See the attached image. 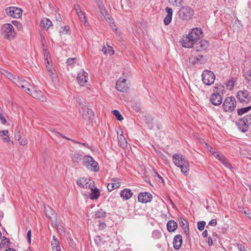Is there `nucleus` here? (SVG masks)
<instances>
[{"instance_id":"1","label":"nucleus","mask_w":251,"mask_h":251,"mask_svg":"<svg viewBox=\"0 0 251 251\" xmlns=\"http://www.w3.org/2000/svg\"><path fill=\"white\" fill-rule=\"evenodd\" d=\"M173 162L181 168V172L185 176L188 175L189 171V163L184 156L181 154H174L173 156Z\"/></svg>"},{"instance_id":"2","label":"nucleus","mask_w":251,"mask_h":251,"mask_svg":"<svg viewBox=\"0 0 251 251\" xmlns=\"http://www.w3.org/2000/svg\"><path fill=\"white\" fill-rule=\"evenodd\" d=\"M179 17L183 21H188L192 19L194 15L193 10L189 6H182L178 12Z\"/></svg>"},{"instance_id":"3","label":"nucleus","mask_w":251,"mask_h":251,"mask_svg":"<svg viewBox=\"0 0 251 251\" xmlns=\"http://www.w3.org/2000/svg\"><path fill=\"white\" fill-rule=\"evenodd\" d=\"M2 33L4 37L9 40H12L16 36V32L13 25L10 24H5L1 27Z\"/></svg>"},{"instance_id":"4","label":"nucleus","mask_w":251,"mask_h":251,"mask_svg":"<svg viewBox=\"0 0 251 251\" xmlns=\"http://www.w3.org/2000/svg\"><path fill=\"white\" fill-rule=\"evenodd\" d=\"M83 162L84 166L92 171L97 172L99 168L98 163L90 156H85L83 158Z\"/></svg>"},{"instance_id":"5","label":"nucleus","mask_w":251,"mask_h":251,"mask_svg":"<svg viewBox=\"0 0 251 251\" xmlns=\"http://www.w3.org/2000/svg\"><path fill=\"white\" fill-rule=\"evenodd\" d=\"M236 100L233 97L226 98L223 103V106L225 111L231 112L236 108Z\"/></svg>"},{"instance_id":"6","label":"nucleus","mask_w":251,"mask_h":251,"mask_svg":"<svg viewBox=\"0 0 251 251\" xmlns=\"http://www.w3.org/2000/svg\"><path fill=\"white\" fill-rule=\"evenodd\" d=\"M201 76L203 83L206 85H210L213 83L215 80L214 74L210 71H204L202 74Z\"/></svg>"},{"instance_id":"7","label":"nucleus","mask_w":251,"mask_h":251,"mask_svg":"<svg viewBox=\"0 0 251 251\" xmlns=\"http://www.w3.org/2000/svg\"><path fill=\"white\" fill-rule=\"evenodd\" d=\"M79 112L83 120L87 123L92 121L94 118L93 111L89 109L88 106H85L84 108H80Z\"/></svg>"},{"instance_id":"8","label":"nucleus","mask_w":251,"mask_h":251,"mask_svg":"<svg viewBox=\"0 0 251 251\" xmlns=\"http://www.w3.org/2000/svg\"><path fill=\"white\" fill-rule=\"evenodd\" d=\"M218 87H215L214 93L212 94L210 98V100L214 105H219L222 103L223 98L220 94V92H218Z\"/></svg>"},{"instance_id":"9","label":"nucleus","mask_w":251,"mask_h":251,"mask_svg":"<svg viewBox=\"0 0 251 251\" xmlns=\"http://www.w3.org/2000/svg\"><path fill=\"white\" fill-rule=\"evenodd\" d=\"M6 14L13 18H18L22 16V9L16 7H10L6 8Z\"/></svg>"},{"instance_id":"10","label":"nucleus","mask_w":251,"mask_h":251,"mask_svg":"<svg viewBox=\"0 0 251 251\" xmlns=\"http://www.w3.org/2000/svg\"><path fill=\"white\" fill-rule=\"evenodd\" d=\"M237 98L240 102L243 103H248L251 100L249 92L247 90L239 91L237 93Z\"/></svg>"},{"instance_id":"11","label":"nucleus","mask_w":251,"mask_h":251,"mask_svg":"<svg viewBox=\"0 0 251 251\" xmlns=\"http://www.w3.org/2000/svg\"><path fill=\"white\" fill-rule=\"evenodd\" d=\"M202 31L201 29L195 28L192 29L188 35L191 39V41H193L195 43L199 40Z\"/></svg>"},{"instance_id":"12","label":"nucleus","mask_w":251,"mask_h":251,"mask_svg":"<svg viewBox=\"0 0 251 251\" xmlns=\"http://www.w3.org/2000/svg\"><path fill=\"white\" fill-rule=\"evenodd\" d=\"M126 82V79L125 78H119L116 83V89L121 92H126L128 90L129 86Z\"/></svg>"},{"instance_id":"13","label":"nucleus","mask_w":251,"mask_h":251,"mask_svg":"<svg viewBox=\"0 0 251 251\" xmlns=\"http://www.w3.org/2000/svg\"><path fill=\"white\" fill-rule=\"evenodd\" d=\"M77 80L80 86H85L88 80L87 73L84 70H81L77 75Z\"/></svg>"},{"instance_id":"14","label":"nucleus","mask_w":251,"mask_h":251,"mask_svg":"<svg viewBox=\"0 0 251 251\" xmlns=\"http://www.w3.org/2000/svg\"><path fill=\"white\" fill-rule=\"evenodd\" d=\"M208 46V43L206 41L201 40L195 43L194 45V51L198 52L205 50Z\"/></svg>"},{"instance_id":"15","label":"nucleus","mask_w":251,"mask_h":251,"mask_svg":"<svg viewBox=\"0 0 251 251\" xmlns=\"http://www.w3.org/2000/svg\"><path fill=\"white\" fill-rule=\"evenodd\" d=\"M152 198V195L149 192L141 193L138 197V201L143 203L150 202Z\"/></svg>"},{"instance_id":"16","label":"nucleus","mask_w":251,"mask_h":251,"mask_svg":"<svg viewBox=\"0 0 251 251\" xmlns=\"http://www.w3.org/2000/svg\"><path fill=\"white\" fill-rule=\"evenodd\" d=\"M93 183V182H92L90 179L84 177L80 178L77 180V184L80 187L86 188H90Z\"/></svg>"},{"instance_id":"17","label":"nucleus","mask_w":251,"mask_h":251,"mask_svg":"<svg viewBox=\"0 0 251 251\" xmlns=\"http://www.w3.org/2000/svg\"><path fill=\"white\" fill-rule=\"evenodd\" d=\"M182 244V238L180 235H176L173 239V247L175 249L179 250Z\"/></svg>"},{"instance_id":"18","label":"nucleus","mask_w":251,"mask_h":251,"mask_svg":"<svg viewBox=\"0 0 251 251\" xmlns=\"http://www.w3.org/2000/svg\"><path fill=\"white\" fill-rule=\"evenodd\" d=\"M182 46L185 48H191L194 46L195 43L191 41L188 35L184 36L182 39Z\"/></svg>"},{"instance_id":"19","label":"nucleus","mask_w":251,"mask_h":251,"mask_svg":"<svg viewBox=\"0 0 251 251\" xmlns=\"http://www.w3.org/2000/svg\"><path fill=\"white\" fill-rule=\"evenodd\" d=\"M196 53V52L193 51L192 52V54L189 57L188 59L186 60V64L188 66L191 67L193 65H197V61H198V60H197Z\"/></svg>"},{"instance_id":"20","label":"nucleus","mask_w":251,"mask_h":251,"mask_svg":"<svg viewBox=\"0 0 251 251\" xmlns=\"http://www.w3.org/2000/svg\"><path fill=\"white\" fill-rule=\"evenodd\" d=\"M165 11L167 12V15L164 20V23L165 25H168L170 23V22L172 21L173 10L171 8L167 7L165 8Z\"/></svg>"},{"instance_id":"21","label":"nucleus","mask_w":251,"mask_h":251,"mask_svg":"<svg viewBox=\"0 0 251 251\" xmlns=\"http://www.w3.org/2000/svg\"><path fill=\"white\" fill-rule=\"evenodd\" d=\"M89 188L91 189V193L89 195L90 199L91 200L97 199L100 195L99 189L93 185H91Z\"/></svg>"},{"instance_id":"22","label":"nucleus","mask_w":251,"mask_h":251,"mask_svg":"<svg viewBox=\"0 0 251 251\" xmlns=\"http://www.w3.org/2000/svg\"><path fill=\"white\" fill-rule=\"evenodd\" d=\"M180 226L182 227L185 234L187 236L189 235V228L188 227L187 222L184 219L180 218L179 219Z\"/></svg>"},{"instance_id":"23","label":"nucleus","mask_w":251,"mask_h":251,"mask_svg":"<svg viewBox=\"0 0 251 251\" xmlns=\"http://www.w3.org/2000/svg\"><path fill=\"white\" fill-rule=\"evenodd\" d=\"M101 14L104 17L107 16V12L105 10L101 0H95Z\"/></svg>"},{"instance_id":"24","label":"nucleus","mask_w":251,"mask_h":251,"mask_svg":"<svg viewBox=\"0 0 251 251\" xmlns=\"http://www.w3.org/2000/svg\"><path fill=\"white\" fill-rule=\"evenodd\" d=\"M120 196L124 200H128L132 196L131 191L129 189H125L120 193Z\"/></svg>"},{"instance_id":"25","label":"nucleus","mask_w":251,"mask_h":251,"mask_svg":"<svg viewBox=\"0 0 251 251\" xmlns=\"http://www.w3.org/2000/svg\"><path fill=\"white\" fill-rule=\"evenodd\" d=\"M249 125H248L244 120L240 119L238 122V126L239 129L243 132H246L249 128Z\"/></svg>"},{"instance_id":"26","label":"nucleus","mask_w":251,"mask_h":251,"mask_svg":"<svg viewBox=\"0 0 251 251\" xmlns=\"http://www.w3.org/2000/svg\"><path fill=\"white\" fill-rule=\"evenodd\" d=\"M21 85H20L19 87L22 88L25 91L26 93L30 94V93L31 92V89L29 88V86H30V83L27 82L26 80L23 79L22 80V82L21 83Z\"/></svg>"},{"instance_id":"27","label":"nucleus","mask_w":251,"mask_h":251,"mask_svg":"<svg viewBox=\"0 0 251 251\" xmlns=\"http://www.w3.org/2000/svg\"><path fill=\"white\" fill-rule=\"evenodd\" d=\"M52 251H60L61 248L59 246V242L57 238L54 236L53 237V241L51 243Z\"/></svg>"},{"instance_id":"28","label":"nucleus","mask_w":251,"mask_h":251,"mask_svg":"<svg viewBox=\"0 0 251 251\" xmlns=\"http://www.w3.org/2000/svg\"><path fill=\"white\" fill-rule=\"evenodd\" d=\"M177 227V225L176 223L173 220L169 221L167 224V229L170 232L174 231Z\"/></svg>"},{"instance_id":"29","label":"nucleus","mask_w":251,"mask_h":251,"mask_svg":"<svg viewBox=\"0 0 251 251\" xmlns=\"http://www.w3.org/2000/svg\"><path fill=\"white\" fill-rule=\"evenodd\" d=\"M82 154L78 152L72 154V159L74 163H79L82 160Z\"/></svg>"},{"instance_id":"30","label":"nucleus","mask_w":251,"mask_h":251,"mask_svg":"<svg viewBox=\"0 0 251 251\" xmlns=\"http://www.w3.org/2000/svg\"><path fill=\"white\" fill-rule=\"evenodd\" d=\"M41 25L43 28L48 29L52 25V22L49 19L44 18L42 20Z\"/></svg>"},{"instance_id":"31","label":"nucleus","mask_w":251,"mask_h":251,"mask_svg":"<svg viewBox=\"0 0 251 251\" xmlns=\"http://www.w3.org/2000/svg\"><path fill=\"white\" fill-rule=\"evenodd\" d=\"M8 131L6 130H1L0 132V136L2 137V140L7 143L10 142V138L8 135Z\"/></svg>"},{"instance_id":"32","label":"nucleus","mask_w":251,"mask_h":251,"mask_svg":"<svg viewBox=\"0 0 251 251\" xmlns=\"http://www.w3.org/2000/svg\"><path fill=\"white\" fill-rule=\"evenodd\" d=\"M196 57L197 60H198V61H197V65L204 64L207 60L206 56H204V55L201 54H196Z\"/></svg>"},{"instance_id":"33","label":"nucleus","mask_w":251,"mask_h":251,"mask_svg":"<svg viewBox=\"0 0 251 251\" xmlns=\"http://www.w3.org/2000/svg\"><path fill=\"white\" fill-rule=\"evenodd\" d=\"M15 138L17 139L21 145L25 146L27 143V140L24 136L19 135L16 136Z\"/></svg>"},{"instance_id":"34","label":"nucleus","mask_w":251,"mask_h":251,"mask_svg":"<svg viewBox=\"0 0 251 251\" xmlns=\"http://www.w3.org/2000/svg\"><path fill=\"white\" fill-rule=\"evenodd\" d=\"M219 160L227 168H230L231 167V165L230 163L228 162L226 158V157L222 154L221 156H220L219 158Z\"/></svg>"},{"instance_id":"35","label":"nucleus","mask_w":251,"mask_h":251,"mask_svg":"<svg viewBox=\"0 0 251 251\" xmlns=\"http://www.w3.org/2000/svg\"><path fill=\"white\" fill-rule=\"evenodd\" d=\"M76 101L79 105V109L80 108H84L85 106H87L86 105L85 100L82 97H77L76 98Z\"/></svg>"},{"instance_id":"36","label":"nucleus","mask_w":251,"mask_h":251,"mask_svg":"<svg viewBox=\"0 0 251 251\" xmlns=\"http://www.w3.org/2000/svg\"><path fill=\"white\" fill-rule=\"evenodd\" d=\"M0 71L5 77L12 81L13 77H14V75L13 74L3 69H1Z\"/></svg>"},{"instance_id":"37","label":"nucleus","mask_w":251,"mask_h":251,"mask_svg":"<svg viewBox=\"0 0 251 251\" xmlns=\"http://www.w3.org/2000/svg\"><path fill=\"white\" fill-rule=\"evenodd\" d=\"M251 109V106H249L247 107L241 108L238 109L237 113L239 115H242L248 112Z\"/></svg>"},{"instance_id":"38","label":"nucleus","mask_w":251,"mask_h":251,"mask_svg":"<svg viewBox=\"0 0 251 251\" xmlns=\"http://www.w3.org/2000/svg\"><path fill=\"white\" fill-rule=\"evenodd\" d=\"M79 13L77 14V16L79 17L81 22L84 23V24L86 25L88 24L87 20H86V16L84 15V13L83 12H79Z\"/></svg>"},{"instance_id":"39","label":"nucleus","mask_w":251,"mask_h":251,"mask_svg":"<svg viewBox=\"0 0 251 251\" xmlns=\"http://www.w3.org/2000/svg\"><path fill=\"white\" fill-rule=\"evenodd\" d=\"M119 142L123 148H125L127 146V142L126 140V138L123 136L122 134L120 135L119 137Z\"/></svg>"},{"instance_id":"40","label":"nucleus","mask_w":251,"mask_h":251,"mask_svg":"<svg viewBox=\"0 0 251 251\" xmlns=\"http://www.w3.org/2000/svg\"><path fill=\"white\" fill-rule=\"evenodd\" d=\"M111 184V186H113L114 189L118 188L121 185L120 182L118 181L117 179L113 178L111 180V182L110 183Z\"/></svg>"},{"instance_id":"41","label":"nucleus","mask_w":251,"mask_h":251,"mask_svg":"<svg viewBox=\"0 0 251 251\" xmlns=\"http://www.w3.org/2000/svg\"><path fill=\"white\" fill-rule=\"evenodd\" d=\"M106 215L105 212L102 209H100L96 212L95 216L96 218H100L105 217Z\"/></svg>"},{"instance_id":"42","label":"nucleus","mask_w":251,"mask_h":251,"mask_svg":"<svg viewBox=\"0 0 251 251\" xmlns=\"http://www.w3.org/2000/svg\"><path fill=\"white\" fill-rule=\"evenodd\" d=\"M45 212L46 215L49 217L50 219L52 218L51 215H53V210L50 207H45Z\"/></svg>"},{"instance_id":"43","label":"nucleus","mask_w":251,"mask_h":251,"mask_svg":"<svg viewBox=\"0 0 251 251\" xmlns=\"http://www.w3.org/2000/svg\"><path fill=\"white\" fill-rule=\"evenodd\" d=\"M146 123L148 124V127L150 129H152L153 127V126L151 125L152 121H153V119L151 116H146Z\"/></svg>"},{"instance_id":"44","label":"nucleus","mask_w":251,"mask_h":251,"mask_svg":"<svg viewBox=\"0 0 251 251\" xmlns=\"http://www.w3.org/2000/svg\"><path fill=\"white\" fill-rule=\"evenodd\" d=\"M104 18H105V20L107 21V22L111 24L110 25L112 29L114 30H117V28L116 25L115 24H114V23L112 22L113 19L109 17L108 15L105 16V17Z\"/></svg>"},{"instance_id":"45","label":"nucleus","mask_w":251,"mask_h":251,"mask_svg":"<svg viewBox=\"0 0 251 251\" xmlns=\"http://www.w3.org/2000/svg\"><path fill=\"white\" fill-rule=\"evenodd\" d=\"M112 113L116 117L118 120L122 121L123 120L122 115L120 113L118 110H114L112 111Z\"/></svg>"},{"instance_id":"46","label":"nucleus","mask_w":251,"mask_h":251,"mask_svg":"<svg viewBox=\"0 0 251 251\" xmlns=\"http://www.w3.org/2000/svg\"><path fill=\"white\" fill-rule=\"evenodd\" d=\"M22 80H23L22 78H20L19 77L14 76L12 80V81L14 83H15L18 87H19L21 84V82H22Z\"/></svg>"},{"instance_id":"47","label":"nucleus","mask_w":251,"mask_h":251,"mask_svg":"<svg viewBox=\"0 0 251 251\" xmlns=\"http://www.w3.org/2000/svg\"><path fill=\"white\" fill-rule=\"evenodd\" d=\"M169 2L174 6H179L181 5L182 0H169Z\"/></svg>"},{"instance_id":"48","label":"nucleus","mask_w":251,"mask_h":251,"mask_svg":"<svg viewBox=\"0 0 251 251\" xmlns=\"http://www.w3.org/2000/svg\"><path fill=\"white\" fill-rule=\"evenodd\" d=\"M49 72V75L52 81H55L57 79L56 74L55 72L54 69L52 70L51 72Z\"/></svg>"},{"instance_id":"49","label":"nucleus","mask_w":251,"mask_h":251,"mask_svg":"<svg viewBox=\"0 0 251 251\" xmlns=\"http://www.w3.org/2000/svg\"><path fill=\"white\" fill-rule=\"evenodd\" d=\"M94 241L98 246L101 245L103 243V240L100 236H97L95 238Z\"/></svg>"},{"instance_id":"50","label":"nucleus","mask_w":251,"mask_h":251,"mask_svg":"<svg viewBox=\"0 0 251 251\" xmlns=\"http://www.w3.org/2000/svg\"><path fill=\"white\" fill-rule=\"evenodd\" d=\"M235 82V78H232L226 83V85L227 87H230V89H231L234 87Z\"/></svg>"},{"instance_id":"51","label":"nucleus","mask_w":251,"mask_h":251,"mask_svg":"<svg viewBox=\"0 0 251 251\" xmlns=\"http://www.w3.org/2000/svg\"><path fill=\"white\" fill-rule=\"evenodd\" d=\"M244 120L248 125H251V115H247L246 117L241 119Z\"/></svg>"},{"instance_id":"52","label":"nucleus","mask_w":251,"mask_h":251,"mask_svg":"<svg viewBox=\"0 0 251 251\" xmlns=\"http://www.w3.org/2000/svg\"><path fill=\"white\" fill-rule=\"evenodd\" d=\"M9 242L8 239L4 237L0 243V247H3L5 245L7 246Z\"/></svg>"},{"instance_id":"53","label":"nucleus","mask_w":251,"mask_h":251,"mask_svg":"<svg viewBox=\"0 0 251 251\" xmlns=\"http://www.w3.org/2000/svg\"><path fill=\"white\" fill-rule=\"evenodd\" d=\"M205 222L204 221L199 222L198 223V228L200 230H203L204 226L205 225Z\"/></svg>"},{"instance_id":"54","label":"nucleus","mask_w":251,"mask_h":251,"mask_svg":"<svg viewBox=\"0 0 251 251\" xmlns=\"http://www.w3.org/2000/svg\"><path fill=\"white\" fill-rule=\"evenodd\" d=\"M39 96H38L37 99L42 101H45L47 100V98L43 95L41 91L40 93H39Z\"/></svg>"},{"instance_id":"55","label":"nucleus","mask_w":251,"mask_h":251,"mask_svg":"<svg viewBox=\"0 0 251 251\" xmlns=\"http://www.w3.org/2000/svg\"><path fill=\"white\" fill-rule=\"evenodd\" d=\"M40 91H34L33 92L30 93L29 94H30L31 96L32 97H33V98L37 99V98H38V96H39V93H40Z\"/></svg>"},{"instance_id":"56","label":"nucleus","mask_w":251,"mask_h":251,"mask_svg":"<svg viewBox=\"0 0 251 251\" xmlns=\"http://www.w3.org/2000/svg\"><path fill=\"white\" fill-rule=\"evenodd\" d=\"M69 30V26H65L64 28H62L60 31V34H66Z\"/></svg>"},{"instance_id":"57","label":"nucleus","mask_w":251,"mask_h":251,"mask_svg":"<svg viewBox=\"0 0 251 251\" xmlns=\"http://www.w3.org/2000/svg\"><path fill=\"white\" fill-rule=\"evenodd\" d=\"M75 60V58H70L67 59V60L66 61V63L68 65H72L74 63V61Z\"/></svg>"},{"instance_id":"58","label":"nucleus","mask_w":251,"mask_h":251,"mask_svg":"<svg viewBox=\"0 0 251 251\" xmlns=\"http://www.w3.org/2000/svg\"><path fill=\"white\" fill-rule=\"evenodd\" d=\"M74 9L75 10V12H76V13L77 14H78V13H79V11H80V12H82V11H81V10L80 9V6H79V5L75 4V5H74Z\"/></svg>"},{"instance_id":"59","label":"nucleus","mask_w":251,"mask_h":251,"mask_svg":"<svg viewBox=\"0 0 251 251\" xmlns=\"http://www.w3.org/2000/svg\"><path fill=\"white\" fill-rule=\"evenodd\" d=\"M0 120L1 123L2 124H5L6 122V120L5 119V117L3 116V114L1 112H0Z\"/></svg>"},{"instance_id":"60","label":"nucleus","mask_w":251,"mask_h":251,"mask_svg":"<svg viewBox=\"0 0 251 251\" xmlns=\"http://www.w3.org/2000/svg\"><path fill=\"white\" fill-rule=\"evenodd\" d=\"M217 225V221L216 219L211 220L208 223V225L215 226Z\"/></svg>"},{"instance_id":"61","label":"nucleus","mask_w":251,"mask_h":251,"mask_svg":"<svg viewBox=\"0 0 251 251\" xmlns=\"http://www.w3.org/2000/svg\"><path fill=\"white\" fill-rule=\"evenodd\" d=\"M31 230H29L27 232V237L28 241L29 243L31 242Z\"/></svg>"},{"instance_id":"62","label":"nucleus","mask_w":251,"mask_h":251,"mask_svg":"<svg viewBox=\"0 0 251 251\" xmlns=\"http://www.w3.org/2000/svg\"><path fill=\"white\" fill-rule=\"evenodd\" d=\"M46 60H47V63L48 64V65L47 66V71L48 72H51V70H54V69H53L51 66L49 65V61H48L47 58L46 59Z\"/></svg>"},{"instance_id":"63","label":"nucleus","mask_w":251,"mask_h":251,"mask_svg":"<svg viewBox=\"0 0 251 251\" xmlns=\"http://www.w3.org/2000/svg\"><path fill=\"white\" fill-rule=\"evenodd\" d=\"M212 153L216 158L220 157L222 155L219 152L216 151H212Z\"/></svg>"},{"instance_id":"64","label":"nucleus","mask_w":251,"mask_h":251,"mask_svg":"<svg viewBox=\"0 0 251 251\" xmlns=\"http://www.w3.org/2000/svg\"><path fill=\"white\" fill-rule=\"evenodd\" d=\"M238 248L240 251H248L246 250L244 246L242 245H239L238 246Z\"/></svg>"}]
</instances>
